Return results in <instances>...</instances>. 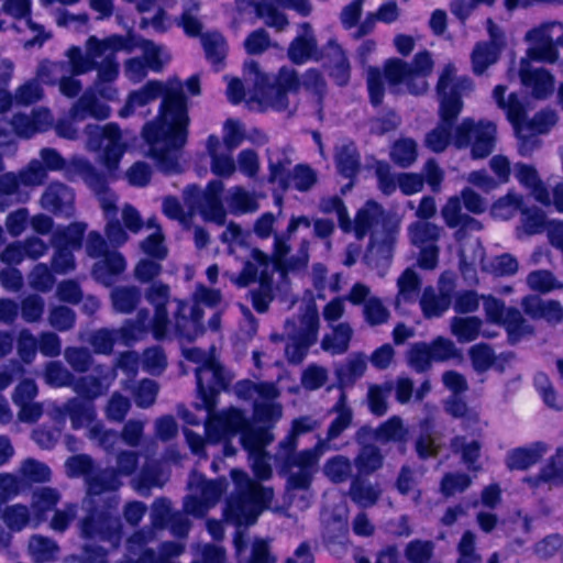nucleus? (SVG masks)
Instances as JSON below:
<instances>
[{"instance_id": "1", "label": "nucleus", "mask_w": 563, "mask_h": 563, "mask_svg": "<svg viewBox=\"0 0 563 563\" xmlns=\"http://www.w3.org/2000/svg\"><path fill=\"white\" fill-rule=\"evenodd\" d=\"M162 97L158 115L146 122L142 136L147 145L146 155L156 168L166 175L181 170L179 158L188 137V99L183 84L175 79L164 85L150 80L139 90L131 91L124 107L119 111L121 118L130 117L136 108L144 107Z\"/></svg>"}, {"instance_id": "2", "label": "nucleus", "mask_w": 563, "mask_h": 563, "mask_svg": "<svg viewBox=\"0 0 563 563\" xmlns=\"http://www.w3.org/2000/svg\"><path fill=\"white\" fill-rule=\"evenodd\" d=\"M243 75L246 81L253 84L255 93L272 109L280 112L289 106V93H297L302 86L311 92L321 106L327 93V84L317 68L307 69L301 79L298 73L288 66H283L277 74H266L260 69L255 60L244 63Z\"/></svg>"}, {"instance_id": "3", "label": "nucleus", "mask_w": 563, "mask_h": 563, "mask_svg": "<svg viewBox=\"0 0 563 563\" xmlns=\"http://www.w3.org/2000/svg\"><path fill=\"white\" fill-rule=\"evenodd\" d=\"M320 211L335 213L340 229L353 233L357 241L369 238L367 246H394L399 234L400 220L375 200H367L351 220L344 201L332 196L320 200Z\"/></svg>"}, {"instance_id": "4", "label": "nucleus", "mask_w": 563, "mask_h": 563, "mask_svg": "<svg viewBox=\"0 0 563 563\" xmlns=\"http://www.w3.org/2000/svg\"><path fill=\"white\" fill-rule=\"evenodd\" d=\"M131 38L112 34L103 40L91 35L86 41V52L79 46H70L66 56L69 59L71 75H84L97 70L96 81L113 82L119 76L118 52L131 53Z\"/></svg>"}, {"instance_id": "5", "label": "nucleus", "mask_w": 563, "mask_h": 563, "mask_svg": "<svg viewBox=\"0 0 563 563\" xmlns=\"http://www.w3.org/2000/svg\"><path fill=\"white\" fill-rule=\"evenodd\" d=\"M231 477L235 490L227 503L225 519L238 527L252 526L264 509L268 508L274 496L273 489L239 470H232Z\"/></svg>"}, {"instance_id": "6", "label": "nucleus", "mask_w": 563, "mask_h": 563, "mask_svg": "<svg viewBox=\"0 0 563 563\" xmlns=\"http://www.w3.org/2000/svg\"><path fill=\"white\" fill-rule=\"evenodd\" d=\"M284 329L287 339L285 356L289 363L298 365L318 341L320 318L316 305L300 307L297 316L285 321Z\"/></svg>"}, {"instance_id": "7", "label": "nucleus", "mask_w": 563, "mask_h": 563, "mask_svg": "<svg viewBox=\"0 0 563 563\" xmlns=\"http://www.w3.org/2000/svg\"><path fill=\"white\" fill-rule=\"evenodd\" d=\"M294 442L278 445L275 461L287 474L288 486L295 489H307L319 470V461L325 453L323 442H317L313 448L297 451Z\"/></svg>"}, {"instance_id": "8", "label": "nucleus", "mask_w": 563, "mask_h": 563, "mask_svg": "<svg viewBox=\"0 0 563 563\" xmlns=\"http://www.w3.org/2000/svg\"><path fill=\"white\" fill-rule=\"evenodd\" d=\"M497 125L490 120L475 121L464 118L455 126L453 145L459 150L470 148L474 159L488 157L495 150Z\"/></svg>"}, {"instance_id": "9", "label": "nucleus", "mask_w": 563, "mask_h": 563, "mask_svg": "<svg viewBox=\"0 0 563 563\" xmlns=\"http://www.w3.org/2000/svg\"><path fill=\"white\" fill-rule=\"evenodd\" d=\"M85 133L88 148L100 153V161L109 170L117 169L125 151L120 126L112 122L104 126L88 124Z\"/></svg>"}, {"instance_id": "10", "label": "nucleus", "mask_w": 563, "mask_h": 563, "mask_svg": "<svg viewBox=\"0 0 563 563\" xmlns=\"http://www.w3.org/2000/svg\"><path fill=\"white\" fill-rule=\"evenodd\" d=\"M224 185L220 179H212L207 184L205 190L197 185H189L184 190L185 201L191 207L198 209L206 221L218 225L225 223L227 211L221 196Z\"/></svg>"}, {"instance_id": "11", "label": "nucleus", "mask_w": 563, "mask_h": 563, "mask_svg": "<svg viewBox=\"0 0 563 563\" xmlns=\"http://www.w3.org/2000/svg\"><path fill=\"white\" fill-rule=\"evenodd\" d=\"M148 312L140 311L134 321H126L120 329H98L90 333L88 343L96 354L109 355L120 338L124 344L142 339L147 332Z\"/></svg>"}, {"instance_id": "12", "label": "nucleus", "mask_w": 563, "mask_h": 563, "mask_svg": "<svg viewBox=\"0 0 563 563\" xmlns=\"http://www.w3.org/2000/svg\"><path fill=\"white\" fill-rule=\"evenodd\" d=\"M240 397L254 402V416L262 422L277 421L283 415V408L275 400L279 391L273 383L242 382L236 386Z\"/></svg>"}, {"instance_id": "13", "label": "nucleus", "mask_w": 563, "mask_h": 563, "mask_svg": "<svg viewBox=\"0 0 563 563\" xmlns=\"http://www.w3.org/2000/svg\"><path fill=\"white\" fill-rule=\"evenodd\" d=\"M196 377L201 399V404L197 407L205 410L216 408L217 395L227 389L233 379V376L221 365L217 357L209 361L207 365L198 366Z\"/></svg>"}, {"instance_id": "14", "label": "nucleus", "mask_w": 563, "mask_h": 563, "mask_svg": "<svg viewBox=\"0 0 563 563\" xmlns=\"http://www.w3.org/2000/svg\"><path fill=\"white\" fill-rule=\"evenodd\" d=\"M113 82L95 81L93 88L87 89L70 108V118L74 120H86L95 118L104 120L110 117L111 109L108 104L99 101L98 96L112 101L118 97V90Z\"/></svg>"}, {"instance_id": "15", "label": "nucleus", "mask_w": 563, "mask_h": 563, "mask_svg": "<svg viewBox=\"0 0 563 563\" xmlns=\"http://www.w3.org/2000/svg\"><path fill=\"white\" fill-rule=\"evenodd\" d=\"M190 494L184 500L187 515L203 517L220 499L224 486L221 482L207 481L202 475L191 474L188 483Z\"/></svg>"}, {"instance_id": "16", "label": "nucleus", "mask_w": 563, "mask_h": 563, "mask_svg": "<svg viewBox=\"0 0 563 563\" xmlns=\"http://www.w3.org/2000/svg\"><path fill=\"white\" fill-rule=\"evenodd\" d=\"M441 214L449 228L455 229L454 238L460 244L482 246L476 234L483 230V223L477 219L462 213V201L459 197H451L441 210Z\"/></svg>"}, {"instance_id": "17", "label": "nucleus", "mask_w": 563, "mask_h": 563, "mask_svg": "<svg viewBox=\"0 0 563 563\" xmlns=\"http://www.w3.org/2000/svg\"><path fill=\"white\" fill-rule=\"evenodd\" d=\"M43 178L44 172L37 162L18 173L5 172L0 175V212H4L18 201L21 186L35 187Z\"/></svg>"}, {"instance_id": "18", "label": "nucleus", "mask_w": 563, "mask_h": 563, "mask_svg": "<svg viewBox=\"0 0 563 563\" xmlns=\"http://www.w3.org/2000/svg\"><path fill=\"white\" fill-rule=\"evenodd\" d=\"M252 260L273 276L275 272L285 275L305 268L309 255L306 249H274L272 256L268 257L260 249H254Z\"/></svg>"}, {"instance_id": "19", "label": "nucleus", "mask_w": 563, "mask_h": 563, "mask_svg": "<svg viewBox=\"0 0 563 563\" xmlns=\"http://www.w3.org/2000/svg\"><path fill=\"white\" fill-rule=\"evenodd\" d=\"M48 417L64 423L69 419L74 430L88 428L97 419V410L93 402L80 397L68 398L64 404H52L47 411Z\"/></svg>"}, {"instance_id": "20", "label": "nucleus", "mask_w": 563, "mask_h": 563, "mask_svg": "<svg viewBox=\"0 0 563 563\" xmlns=\"http://www.w3.org/2000/svg\"><path fill=\"white\" fill-rule=\"evenodd\" d=\"M273 440L274 435L267 428L250 429L241 435L242 445L250 454L253 472L260 479H267L272 475L265 446Z\"/></svg>"}, {"instance_id": "21", "label": "nucleus", "mask_w": 563, "mask_h": 563, "mask_svg": "<svg viewBox=\"0 0 563 563\" xmlns=\"http://www.w3.org/2000/svg\"><path fill=\"white\" fill-rule=\"evenodd\" d=\"M254 282H258V288L251 291L253 307L256 311L263 313L267 311L273 300V276L252 260L245 264L234 283L240 287H246Z\"/></svg>"}, {"instance_id": "22", "label": "nucleus", "mask_w": 563, "mask_h": 563, "mask_svg": "<svg viewBox=\"0 0 563 563\" xmlns=\"http://www.w3.org/2000/svg\"><path fill=\"white\" fill-rule=\"evenodd\" d=\"M460 115L459 103L445 102L439 106V122L426 134L424 145L433 153L444 152L453 143L456 120Z\"/></svg>"}, {"instance_id": "23", "label": "nucleus", "mask_w": 563, "mask_h": 563, "mask_svg": "<svg viewBox=\"0 0 563 563\" xmlns=\"http://www.w3.org/2000/svg\"><path fill=\"white\" fill-rule=\"evenodd\" d=\"M208 418L206 422V433L210 441L218 442L229 434H234L238 431L250 430L247 427V420L245 419L242 411L230 408L221 412H216L214 408L206 410Z\"/></svg>"}, {"instance_id": "24", "label": "nucleus", "mask_w": 563, "mask_h": 563, "mask_svg": "<svg viewBox=\"0 0 563 563\" xmlns=\"http://www.w3.org/2000/svg\"><path fill=\"white\" fill-rule=\"evenodd\" d=\"M115 376L113 368L98 364L92 367L91 374L75 377L71 389L78 395L77 397L92 402L109 390Z\"/></svg>"}, {"instance_id": "25", "label": "nucleus", "mask_w": 563, "mask_h": 563, "mask_svg": "<svg viewBox=\"0 0 563 563\" xmlns=\"http://www.w3.org/2000/svg\"><path fill=\"white\" fill-rule=\"evenodd\" d=\"M323 46L318 47L317 37L311 25L303 22L299 26L297 36L290 42L287 56L295 65H303L309 60H322Z\"/></svg>"}, {"instance_id": "26", "label": "nucleus", "mask_w": 563, "mask_h": 563, "mask_svg": "<svg viewBox=\"0 0 563 563\" xmlns=\"http://www.w3.org/2000/svg\"><path fill=\"white\" fill-rule=\"evenodd\" d=\"M473 89V81L468 77L455 78V67L453 64H448L443 68L438 84L437 93L439 97V106L442 107L445 102L459 103L460 112L463 109L462 96L464 92Z\"/></svg>"}, {"instance_id": "27", "label": "nucleus", "mask_w": 563, "mask_h": 563, "mask_svg": "<svg viewBox=\"0 0 563 563\" xmlns=\"http://www.w3.org/2000/svg\"><path fill=\"white\" fill-rule=\"evenodd\" d=\"M146 299L154 306L155 314L151 322L147 323L153 336L161 341L167 339L168 324L170 323L166 305L169 302V287L167 285L155 283L146 291Z\"/></svg>"}, {"instance_id": "28", "label": "nucleus", "mask_w": 563, "mask_h": 563, "mask_svg": "<svg viewBox=\"0 0 563 563\" xmlns=\"http://www.w3.org/2000/svg\"><path fill=\"white\" fill-rule=\"evenodd\" d=\"M186 305L178 301V308L174 316V325L168 327L167 338L174 335L179 340L191 342L205 333L202 327L203 311L195 305L191 308L190 317L185 316ZM170 325V323L168 324Z\"/></svg>"}, {"instance_id": "29", "label": "nucleus", "mask_w": 563, "mask_h": 563, "mask_svg": "<svg viewBox=\"0 0 563 563\" xmlns=\"http://www.w3.org/2000/svg\"><path fill=\"white\" fill-rule=\"evenodd\" d=\"M74 203V190L59 181L51 183L41 197L42 208L57 217H73L75 213Z\"/></svg>"}, {"instance_id": "30", "label": "nucleus", "mask_w": 563, "mask_h": 563, "mask_svg": "<svg viewBox=\"0 0 563 563\" xmlns=\"http://www.w3.org/2000/svg\"><path fill=\"white\" fill-rule=\"evenodd\" d=\"M382 74L393 92H396V87L400 84H405L408 91L412 95H422L428 89L426 79H418V84L413 81L409 63L400 58L387 59L384 65V73Z\"/></svg>"}, {"instance_id": "31", "label": "nucleus", "mask_w": 563, "mask_h": 563, "mask_svg": "<svg viewBox=\"0 0 563 563\" xmlns=\"http://www.w3.org/2000/svg\"><path fill=\"white\" fill-rule=\"evenodd\" d=\"M120 520L110 512H91L81 523V532L87 538H98L119 542Z\"/></svg>"}, {"instance_id": "32", "label": "nucleus", "mask_w": 563, "mask_h": 563, "mask_svg": "<svg viewBox=\"0 0 563 563\" xmlns=\"http://www.w3.org/2000/svg\"><path fill=\"white\" fill-rule=\"evenodd\" d=\"M322 59L333 81L340 87L346 86L351 78V65L344 49L334 38H330L323 46Z\"/></svg>"}, {"instance_id": "33", "label": "nucleus", "mask_w": 563, "mask_h": 563, "mask_svg": "<svg viewBox=\"0 0 563 563\" xmlns=\"http://www.w3.org/2000/svg\"><path fill=\"white\" fill-rule=\"evenodd\" d=\"M519 76L522 85L530 88L537 99H545L553 91V76L544 68H532L529 59H521Z\"/></svg>"}, {"instance_id": "34", "label": "nucleus", "mask_w": 563, "mask_h": 563, "mask_svg": "<svg viewBox=\"0 0 563 563\" xmlns=\"http://www.w3.org/2000/svg\"><path fill=\"white\" fill-rule=\"evenodd\" d=\"M440 284L439 291L433 287H427L422 292L420 307L426 318L440 317L451 305L452 283L445 285L443 278H441Z\"/></svg>"}, {"instance_id": "35", "label": "nucleus", "mask_w": 563, "mask_h": 563, "mask_svg": "<svg viewBox=\"0 0 563 563\" xmlns=\"http://www.w3.org/2000/svg\"><path fill=\"white\" fill-rule=\"evenodd\" d=\"M102 249H90V256H97ZM102 258L93 266V275L97 280L106 286L113 283V276L119 275L125 269V261L123 256L115 250L103 249Z\"/></svg>"}, {"instance_id": "36", "label": "nucleus", "mask_w": 563, "mask_h": 563, "mask_svg": "<svg viewBox=\"0 0 563 563\" xmlns=\"http://www.w3.org/2000/svg\"><path fill=\"white\" fill-rule=\"evenodd\" d=\"M331 411L335 413V418L331 421L325 438L318 440V442L324 443L325 452L331 450L330 443L347 430L353 422V410L347 405V397L344 391L340 394Z\"/></svg>"}, {"instance_id": "37", "label": "nucleus", "mask_w": 563, "mask_h": 563, "mask_svg": "<svg viewBox=\"0 0 563 563\" xmlns=\"http://www.w3.org/2000/svg\"><path fill=\"white\" fill-rule=\"evenodd\" d=\"M207 153L210 157L211 173L221 178L231 177L236 170V163L232 152L221 151V141L219 136L210 134L207 139Z\"/></svg>"}, {"instance_id": "38", "label": "nucleus", "mask_w": 563, "mask_h": 563, "mask_svg": "<svg viewBox=\"0 0 563 563\" xmlns=\"http://www.w3.org/2000/svg\"><path fill=\"white\" fill-rule=\"evenodd\" d=\"M526 481L533 487L542 484H548L550 488L563 486V444L556 448L555 453L540 468L538 475Z\"/></svg>"}, {"instance_id": "39", "label": "nucleus", "mask_w": 563, "mask_h": 563, "mask_svg": "<svg viewBox=\"0 0 563 563\" xmlns=\"http://www.w3.org/2000/svg\"><path fill=\"white\" fill-rule=\"evenodd\" d=\"M14 135L24 139H30L34 135L31 115L15 113L11 121L0 118V147L13 144Z\"/></svg>"}, {"instance_id": "40", "label": "nucleus", "mask_w": 563, "mask_h": 563, "mask_svg": "<svg viewBox=\"0 0 563 563\" xmlns=\"http://www.w3.org/2000/svg\"><path fill=\"white\" fill-rule=\"evenodd\" d=\"M515 177L520 185L530 190V194L538 202L544 206L551 203L549 190L533 166L517 163L515 165Z\"/></svg>"}, {"instance_id": "41", "label": "nucleus", "mask_w": 563, "mask_h": 563, "mask_svg": "<svg viewBox=\"0 0 563 563\" xmlns=\"http://www.w3.org/2000/svg\"><path fill=\"white\" fill-rule=\"evenodd\" d=\"M548 450L549 446L544 442L514 449L507 454L506 465L509 470H527L536 465Z\"/></svg>"}, {"instance_id": "42", "label": "nucleus", "mask_w": 563, "mask_h": 563, "mask_svg": "<svg viewBox=\"0 0 563 563\" xmlns=\"http://www.w3.org/2000/svg\"><path fill=\"white\" fill-rule=\"evenodd\" d=\"M330 333L323 335L321 349L331 355H342L350 349L354 330L349 322H339L335 325H328Z\"/></svg>"}, {"instance_id": "43", "label": "nucleus", "mask_w": 563, "mask_h": 563, "mask_svg": "<svg viewBox=\"0 0 563 563\" xmlns=\"http://www.w3.org/2000/svg\"><path fill=\"white\" fill-rule=\"evenodd\" d=\"M520 223L516 228V235L518 239L523 236H532L541 234L547 228V214L545 212L537 207H527L525 203L520 210Z\"/></svg>"}, {"instance_id": "44", "label": "nucleus", "mask_w": 563, "mask_h": 563, "mask_svg": "<svg viewBox=\"0 0 563 563\" xmlns=\"http://www.w3.org/2000/svg\"><path fill=\"white\" fill-rule=\"evenodd\" d=\"M229 212L233 216H243L258 210L260 205L253 192L241 186L231 187L224 197Z\"/></svg>"}, {"instance_id": "45", "label": "nucleus", "mask_w": 563, "mask_h": 563, "mask_svg": "<svg viewBox=\"0 0 563 563\" xmlns=\"http://www.w3.org/2000/svg\"><path fill=\"white\" fill-rule=\"evenodd\" d=\"M335 165L344 178H353L360 170L361 157L354 142H347L336 147Z\"/></svg>"}, {"instance_id": "46", "label": "nucleus", "mask_w": 563, "mask_h": 563, "mask_svg": "<svg viewBox=\"0 0 563 563\" xmlns=\"http://www.w3.org/2000/svg\"><path fill=\"white\" fill-rule=\"evenodd\" d=\"M382 490L378 485L356 476L352 479L349 496L353 503L362 508L374 506L380 498Z\"/></svg>"}, {"instance_id": "47", "label": "nucleus", "mask_w": 563, "mask_h": 563, "mask_svg": "<svg viewBox=\"0 0 563 563\" xmlns=\"http://www.w3.org/2000/svg\"><path fill=\"white\" fill-rule=\"evenodd\" d=\"M367 357L364 353L351 354L344 365L335 371L338 383L341 387L352 386L366 372Z\"/></svg>"}, {"instance_id": "48", "label": "nucleus", "mask_w": 563, "mask_h": 563, "mask_svg": "<svg viewBox=\"0 0 563 563\" xmlns=\"http://www.w3.org/2000/svg\"><path fill=\"white\" fill-rule=\"evenodd\" d=\"M87 229L88 224L84 221L58 225L52 233L51 246H84L82 241Z\"/></svg>"}, {"instance_id": "49", "label": "nucleus", "mask_w": 563, "mask_h": 563, "mask_svg": "<svg viewBox=\"0 0 563 563\" xmlns=\"http://www.w3.org/2000/svg\"><path fill=\"white\" fill-rule=\"evenodd\" d=\"M239 563H276V558L271 553L269 544L264 539H255L252 542L249 554H244L242 537L234 539Z\"/></svg>"}, {"instance_id": "50", "label": "nucleus", "mask_w": 563, "mask_h": 563, "mask_svg": "<svg viewBox=\"0 0 563 563\" xmlns=\"http://www.w3.org/2000/svg\"><path fill=\"white\" fill-rule=\"evenodd\" d=\"M420 285L418 274L411 268H407L397 280L398 292L394 302L395 309L399 310L402 305L415 302Z\"/></svg>"}, {"instance_id": "51", "label": "nucleus", "mask_w": 563, "mask_h": 563, "mask_svg": "<svg viewBox=\"0 0 563 563\" xmlns=\"http://www.w3.org/2000/svg\"><path fill=\"white\" fill-rule=\"evenodd\" d=\"M450 448L454 454L461 455L462 462L470 471L478 472L481 470V465L477 464L482 449L479 441H468L463 435H456L451 440Z\"/></svg>"}, {"instance_id": "52", "label": "nucleus", "mask_w": 563, "mask_h": 563, "mask_svg": "<svg viewBox=\"0 0 563 563\" xmlns=\"http://www.w3.org/2000/svg\"><path fill=\"white\" fill-rule=\"evenodd\" d=\"M408 437L409 431L398 416L389 418L373 431V438L380 443L397 442L406 444Z\"/></svg>"}, {"instance_id": "53", "label": "nucleus", "mask_w": 563, "mask_h": 563, "mask_svg": "<svg viewBox=\"0 0 563 563\" xmlns=\"http://www.w3.org/2000/svg\"><path fill=\"white\" fill-rule=\"evenodd\" d=\"M290 164L291 161L284 151L276 150L268 153V181L277 183L284 191L289 188L290 172H287V168Z\"/></svg>"}, {"instance_id": "54", "label": "nucleus", "mask_w": 563, "mask_h": 563, "mask_svg": "<svg viewBox=\"0 0 563 563\" xmlns=\"http://www.w3.org/2000/svg\"><path fill=\"white\" fill-rule=\"evenodd\" d=\"M384 454L375 444H365L354 459V465L360 475H372L384 465Z\"/></svg>"}, {"instance_id": "55", "label": "nucleus", "mask_w": 563, "mask_h": 563, "mask_svg": "<svg viewBox=\"0 0 563 563\" xmlns=\"http://www.w3.org/2000/svg\"><path fill=\"white\" fill-rule=\"evenodd\" d=\"M122 486L117 472L111 468H106L92 473L87 478V493L90 496H98L108 492H115Z\"/></svg>"}, {"instance_id": "56", "label": "nucleus", "mask_w": 563, "mask_h": 563, "mask_svg": "<svg viewBox=\"0 0 563 563\" xmlns=\"http://www.w3.org/2000/svg\"><path fill=\"white\" fill-rule=\"evenodd\" d=\"M500 55V47L496 42L477 43L472 52V66L475 75H483L495 64Z\"/></svg>"}, {"instance_id": "57", "label": "nucleus", "mask_w": 563, "mask_h": 563, "mask_svg": "<svg viewBox=\"0 0 563 563\" xmlns=\"http://www.w3.org/2000/svg\"><path fill=\"white\" fill-rule=\"evenodd\" d=\"M125 38H131L130 45H132L131 53L135 48H141L143 51V60L146 63L147 67L153 71H161L164 66V60L162 59V47L156 45L153 41L142 38L141 36L134 34L123 35Z\"/></svg>"}, {"instance_id": "58", "label": "nucleus", "mask_w": 563, "mask_h": 563, "mask_svg": "<svg viewBox=\"0 0 563 563\" xmlns=\"http://www.w3.org/2000/svg\"><path fill=\"white\" fill-rule=\"evenodd\" d=\"M147 250L148 257L141 260L134 269L136 279L143 283H147L159 275L162 267L158 262L167 256V249Z\"/></svg>"}, {"instance_id": "59", "label": "nucleus", "mask_w": 563, "mask_h": 563, "mask_svg": "<svg viewBox=\"0 0 563 563\" xmlns=\"http://www.w3.org/2000/svg\"><path fill=\"white\" fill-rule=\"evenodd\" d=\"M482 324V320L477 317H454L450 329L460 343H468L478 338Z\"/></svg>"}, {"instance_id": "60", "label": "nucleus", "mask_w": 563, "mask_h": 563, "mask_svg": "<svg viewBox=\"0 0 563 563\" xmlns=\"http://www.w3.org/2000/svg\"><path fill=\"white\" fill-rule=\"evenodd\" d=\"M523 203L525 199L522 195L509 191L493 203L490 214L495 219L509 220L520 212Z\"/></svg>"}, {"instance_id": "61", "label": "nucleus", "mask_w": 563, "mask_h": 563, "mask_svg": "<svg viewBox=\"0 0 563 563\" xmlns=\"http://www.w3.org/2000/svg\"><path fill=\"white\" fill-rule=\"evenodd\" d=\"M322 471L329 481L340 484L351 478L353 464L347 456L338 454L324 462Z\"/></svg>"}, {"instance_id": "62", "label": "nucleus", "mask_w": 563, "mask_h": 563, "mask_svg": "<svg viewBox=\"0 0 563 563\" xmlns=\"http://www.w3.org/2000/svg\"><path fill=\"white\" fill-rule=\"evenodd\" d=\"M60 500V494L53 487H40L32 493L31 506L35 516L42 520L46 512L54 509Z\"/></svg>"}, {"instance_id": "63", "label": "nucleus", "mask_w": 563, "mask_h": 563, "mask_svg": "<svg viewBox=\"0 0 563 563\" xmlns=\"http://www.w3.org/2000/svg\"><path fill=\"white\" fill-rule=\"evenodd\" d=\"M29 551L35 563H45L56 560L59 547L49 538L33 536L29 541Z\"/></svg>"}, {"instance_id": "64", "label": "nucleus", "mask_w": 563, "mask_h": 563, "mask_svg": "<svg viewBox=\"0 0 563 563\" xmlns=\"http://www.w3.org/2000/svg\"><path fill=\"white\" fill-rule=\"evenodd\" d=\"M417 156V143L410 137L397 140L390 148L391 161L401 168L410 167L416 162Z\"/></svg>"}]
</instances>
